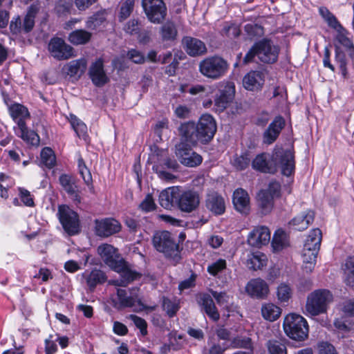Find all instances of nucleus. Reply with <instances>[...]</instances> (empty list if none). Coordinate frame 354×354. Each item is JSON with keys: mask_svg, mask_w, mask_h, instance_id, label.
I'll use <instances>...</instances> for the list:
<instances>
[{"mask_svg": "<svg viewBox=\"0 0 354 354\" xmlns=\"http://www.w3.org/2000/svg\"><path fill=\"white\" fill-rule=\"evenodd\" d=\"M277 295L280 301L286 302L291 297L292 290L288 285L281 283L277 288Z\"/></svg>", "mask_w": 354, "mask_h": 354, "instance_id": "bf43d9fd", "label": "nucleus"}, {"mask_svg": "<svg viewBox=\"0 0 354 354\" xmlns=\"http://www.w3.org/2000/svg\"><path fill=\"white\" fill-rule=\"evenodd\" d=\"M203 308L207 315L214 322H216L220 318V315L218 310L212 299L209 300H204Z\"/></svg>", "mask_w": 354, "mask_h": 354, "instance_id": "864d4df0", "label": "nucleus"}, {"mask_svg": "<svg viewBox=\"0 0 354 354\" xmlns=\"http://www.w3.org/2000/svg\"><path fill=\"white\" fill-rule=\"evenodd\" d=\"M139 208L145 212H150L156 209V205L152 194H147L145 199L139 205Z\"/></svg>", "mask_w": 354, "mask_h": 354, "instance_id": "680f3d73", "label": "nucleus"}, {"mask_svg": "<svg viewBox=\"0 0 354 354\" xmlns=\"http://www.w3.org/2000/svg\"><path fill=\"white\" fill-rule=\"evenodd\" d=\"M122 230L121 223L113 217L96 218L94 220L95 234L100 238H108L119 233Z\"/></svg>", "mask_w": 354, "mask_h": 354, "instance_id": "1a4fd4ad", "label": "nucleus"}, {"mask_svg": "<svg viewBox=\"0 0 354 354\" xmlns=\"http://www.w3.org/2000/svg\"><path fill=\"white\" fill-rule=\"evenodd\" d=\"M246 293L253 299H264L270 292L267 282L261 278L250 279L245 286Z\"/></svg>", "mask_w": 354, "mask_h": 354, "instance_id": "dca6fc26", "label": "nucleus"}, {"mask_svg": "<svg viewBox=\"0 0 354 354\" xmlns=\"http://www.w3.org/2000/svg\"><path fill=\"white\" fill-rule=\"evenodd\" d=\"M319 354H338L335 346L328 342H321L318 344Z\"/></svg>", "mask_w": 354, "mask_h": 354, "instance_id": "338daca9", "label": "nucleus"}, {"mask_svg": "<svg viewBox=\"0 0 354 354\" xmlns=\"http://www.w3.org/2000/svg\"><path fill=\"white\" fill-rule=\"evenodd\" d=\"M244 32L250 41H254V44H268L270 40L263 39L261 41H258L264 35L263 28L257 24H248L244 26Z\"/></svg>", "mask_w": 354, "mask_h": 354, "instance_id": "a878e982", "label": "nucleus"}, {"mask_svg": "<svg viewBox=\"0 0 354 354\" xmlns=\"http://www.w3.org/2000/svg\"><path fill=\"white\" fill-rule=\"evenodd\" d=\"M58 218L64 230L70 236L78 234L80 231L79 214L68 205L58 207Z\"/></svg>", "mask_w": 354, "mask_h": 354, "instance_id": "6e6552de", "label": "nucleus"}, {"mask_svg": "<svg viewBox=\"0 0 354 354\" xmlns=\"http://www.w3.org/2000/svg\"><path fill=\"white\" fill-rule=\"evenodd\" d=\"M263 192L267 193L273 199L280 198L281 196V186L277 180H272L269 183L266 189H261Z\"/></svg>", "mask_w": 354, "mask_h": 354, "instance_id": "4d7b16f0", "label": "nucleus"}, {"mask_svg": "<svg viewBox=\"0 0 354 354\" xmlns=\"http://www.w3.org/2000/svg\"><path fill=\"white\" fill-rule=\"evenodd\" d=\"M8 111L13 120L17 121L18 128H19L21 121L26 122V120L30 118L28 108L17 102L12 104L8 108Z\"/></svg>", "mask_w": 354, "mask_h": 354, "instance_id": "c756f323", "label": "nucleus"}, {"mask_svg": "<svg viewBox=\"0 0 354 354\" xmlns=\"http://www.w3.org/2000/svg\"><path fill=\"white\" fill-rule=\"evenodd\" d=\"M322 239V233L320 229L315 228L310 230V234L305 241V247H312L320 249Z\"/></svg>", "mask_w": 354, "mask_h": 354, "instance_id": "79ce46f5", "label": "nucleus"}, {"mask_svg": "<svg viewBox=\"0 0 354 354\" xmlns=\"http://www.w3.org/2000/svg\"><path fill=\"white\" fill-rule=\"evenodd\" d=\"M232 204L234 209L242 215H248L250 212V198L246 190L236 189L232 194Z\"/></svg>", "mask_w": 354, "mask_h": 354, "instance_id": "aec40b11", "label": "nucleus"}, {"mask_svg": "<svg viewBox=\"0 0 354 354\" xmlns=\"http://www.w3.org/2000/svg\"><path fill=\"white\" fill-rule=\"evenodd\" d=\"M227 270V262L224 259H218L216 261L208 265L207 272L212 277H217L219 274Z\"/></svg>", "mask_w": 354, "mask_h": 354, "instance_id": "3c124183", "label": "nucleus"}, {"mask_svg": "<svg viewBox=\"0 0 354 354\" xmlns=\"http://www.w3.org/2000/svg\"><path fill=\"white\" fill-rule=\"evenodd\" d=\"M251 162L250 151L245 150L240 155L235 154L233 156L232 165L236 170L242 171L248 168Z\"/></svg>", "mask_w": 354, "mask_h": 354, "instance_id": "473e14b6", "label": "nucleus"}, {"mask_svg": "<svg viewBox=\"0 0 354 354\" xmlns=\"http://www.w3.org/2000/svg\"><path fill=\"white\" fill-rule=\"evenodd\" d=\"M257 200L261 214L266 215L271 212L274 205V199L272 196L260 190L257 194Z\"/></svg>", "mask_w": 354, "mask_h": 354, "instance_id": "72a5a7b5", "label": "nucleus"}, {"mask_svg": "<svg viewBox=\"0 0 354 354\" xmlns=\"http://www.w3.org/2000/svg\"><path fill=\"white\" fill-rule=\"evenodd\" d=\"M199 205V195L196 192L192 190H178L176 207L183 212L190 213L194 211Z\"/></svg>", "mask_w": 354, "mask_h": 354, "instance_id": "ddd939ff", "label": "nucleus"}, {"mask_svg": "<svg viewBox=\"0 0 354 354\" xmlns=\"http://www.w3.org/2000/svg\"><path fill=\"white\" fill-rule=\"evenodd\" d=\"M272 162L277 163V167L280 166L281 174L290 177L295 173V150L291 149H283L274 148L272 153Z\"/></svg>", "mask_w": 354, "mask_h": 354, "instance_id": "0eeeda50", "label": "nucleus"}, {"mask_svg": "<svg viewBox=\"0 0 354 354\" xmlns=\"http://www.w3.org/2000/svg\"><path fill=\"white\" fill-rule=\"evenodd\" d=\"M59 183L68 196L77 205L81 203L80 191L76 184V179L72 175L62 174L59 176Z\"/></svg>", "mask_w": 354, "mask_h": 354, "instance_id": "f3484780", "label": "nucleus"}, {"mask_svg": "<svg viewBox=\"0 0 354 354\" xmlns=\"http://www.w3.org/2000/svg\"><path fill=\"white\" fill-rule=\"evenodd\" d=\"M222 34L230 39L236 38L241 34L239 26L230 22L225 23L222 29Z\"/></svg>", "mask_w": 354, "mask_h": 354, "instance_id": "6e6d98bb", "label": "nucleus"}, {"mask_svg": "<svg viewBox=\"0 0 354 354\" xmlns=\"http://www.w3.org/2000/svg\"><path fill=\"white\" fill-rule=\"evenodd\" d=\"M86 68V60L84 58L70 62L67 65V74L71 77H80Z\"/></svg>", "mask_w": 354, "mask_h": 354, "instance_id": "e433bc0d", "label": "nucleus"}, {"mask_svg": "<svg viewBox=\"0 0 354 354\" xmlns=\"http://www.w3.org/2000/svg\"><path fill=\"white\" fill-rule=\"evenodd\" d=\"M206 207L216 216L223 215L226 209L224 198L216 192L208 194L206 199Z\"/></svg>", "mask_w": 354, "mask_h": 354, "instance_id": "5701e85b", "label": "nucleus"}, {"mask_svg": "<svg viewBox=\"0 0 354 354\" xmlns=\"http://www.w3.org/2000/svg\"><path fill=\"white\" fill-rule=\"evenodd\" d=\"M178 189L170 187L162 190L159 195V203L165 209H171L176 206Z\"/></svg>", "mask_w": 354, "mask_h": 354, "instance_id": "cd10ccee", "label": "nucleus"}, {"mask_svg": "<svg viewBox=\"0 0 354 354\" xmlns=\"http://www.w3.org/2000/svg\"><path fill=\"white\" fill-rule=\"evenodd\" d=\"M265 84V75L260 71H250L243 78V86L249 91H261Z\"/></svg>", "mask_w": 354, "mask_h": 354, "instance_id": "412c9836", "label": "nucleus"}, {"mask_svg": "<svg viewBox=\"0 0 354 354\" xmlns=\"http://www.w3.org/2000/svg\"><path fill=\"white\" fill-rule=\"evenodd\" d=\"M236 95V86L233 81L224 80L218 82L214 95V109L222 113L234 102Z\"/></svg>", "mask_w": 354, "mask_h": 354, "instance_id": "20e7f679", "label": "nucleus"}, {"mask_svg": "<svg viewBox=\"0 0 354 354\" xmlns=\"http://www.w3.org/2000/svg\"><path fill=\"white\" fill-rule=\"evenodd\" d=\"M50 55L57 60L68 59L76 55L73 46H48Z\"/></svg>", "mask_w": 354, "mask_h": 354, "instance_id": "2f4dec72", "label": "nucleus"}, {"mask_svg": "<svg viewBox=\"0 0 354 354\" xmlns=\"http://www.w3.org/2000/svg\"><path fill=\"white\" fill-rule=\"evenodd\" d=\"M271 245L274 252H280L289 245L287 236L283 230L275 231Z\"/></svg>", "mask_w": 354, "mask_h": 354, "instance_id": "f704fd0d", "label": "nucleus"}, {"mask_svg": "<svg viewBox=\"0 0 354 354\" xmlns=\"http://www.w3.org/2000/svg\"><path fill=\"white\" fill-rule=\"evenodd\" d=\"M40 157L41 163L48 169H53L56 165V156L50 147H44L41 151Z\"/></svg>", "mask_w": 354, "mask_h": 354, "instance_id": "ea45409f", "label": "nucleus"}, {"mask_svg": "<svg viewBox=\"0 0 354 354\" xmlns=\"http://www.w3.org/2000/svg\"><path fill=\"white\" fill-rule=\"evenodd\" d=\"M53 335H50L48 338L44 340L45 354H55L57 352V346L55 339H53Z\"/></svg>", "mask_w": 354, "mask_h": 354, "instance_id": "774afa93", "label": "nucleus"}, {"mask_svg": "<svg viewBox=\"0 0 354 354\" xmlns=\"http://www.w3.org/2000/svg\"><path fill=\"white\" fill-rule=\"evenodd\" d=\"M18 196L23 205L28 207H34L36 205L35 203V196L27 189L18 187Z\"/></svg>", "mask_w": 354, "mask_h": 354, "instance_id": "8fccbe9b", "label": "nucleus"}, {"mask_svg": "<svg viewBox=\"0 0 354 354\" xmlns=\"http://www.w3.org/2000/svg\"><path fill=\"white\" fill-rule=\"evenodd\" d=\"M281 308L273 304H266L261 308L263 317L271 322L277 319L281 315Z\"/></svg>", "mask_w": 354, "mask_h": 354, "instance_id": "58836bf2", "label": "nucleus"}, {"mask_svg": "<svg viewBox=\"0 0 354 354\" xmlns=\"http://www.w3.org/2000/svg\"><path fill=\"white\" fill-rule=\"evenodd\" d=\"M117 296L119 300L120 306L122 308L132 307L135 304V299L131 296L127 295V292L124 289H118Z\"/></svg>", "mask_w": 354, "mask_h": 354, "instance_id": "5fc2aeb1", "label": "nucleus"}, {"mask_svg": "<svg viewBox=\"0 0 354 354\" xmlns=\"http://www.w3.org/2000/svg\"><path fill=\"white\" fill-rule=\"evenodd\" d=\"M266 152L256 155L251 162L252 168L262 174H274L277 171V163L272 162V156Z\"/></svg>", "mask_w": 354, "mask_h": 354, "instance_id": "2eb2a0df", "label": "nucleus"}, {"mask_svg": "<svg viewBox=\"0 0 354 354\" xmlns=\"http://www.w3.org/2000/svg\"><path fill=\"white\" fill-rule=\"evenodd\" d=\"M88 75L93 84L96 87H102L110 81L104 68V59L102 57L97 58L95 62L91 63Z\"/></svg>", "mask_w": 354, "mask_h": 354, "instance_id": "f8f14e48", "label": "nucleus"}, {"mask_svg": "<svg viewBox=\"0 0 354 354\" xmlns=\"http://www.w3.org/2000/svg\"><path fill=\"white\" fill-rule=\"evenodd\" d=\"M19 132L17 133V136L21 138L28 145L34 147H38L40 143V138L37 132L32 130H29L26 122L22 121L19 123Z\"/></svg>", "mask_w": 354, "mask_h": 354, "instance_id": "c85d7f7f", "label": "nucleus"}, {"mask_svg": "<svg viewBox=\"0 0 354 354\" xmlns=\"http://www.w3.org/2000/svg\"><path fill=\"white\" fill-rule=\"evenodd\" d=\"M160 35L165 41H174L177 36V30L174 23L167 21L160 29Z\"/></svg>", "mask_w": 354, "mask_h": 354, "instance_id": "09e8293b", "label": "nucleus"}, {"mask_svg": "<svg viewBox=\"0 0 354 354\" xmlns=\"http://www.w3.org/2000/svg\"><path fill=\"white\" fill-rule=\"evenodd\" d=\"M72 8V0H58L55 6V11L59 15L70 13Z\"/></svg>", "mask_w": 354, "mask_h": 354, "instance_id": "e2e57ef3", "label": "nucleus"}, {"mask_svg": "<svg viewBox=\"0 0 354 354\" xmlns=\"http://www.w3.org/2000/svg\"><path fill=\"white\" fill-rule=\"evenodd\" d=\"M86 285L91 291H93L97 286L104 284L107 280L106 273L100 269L93 268L90 272L85 271L82 274Z\"/></svg>", "mask_w": 354, "mask_h": 354, "instance_id": "b1692460", "label": "nucleus"}, {"mask_svg": "<svg viewBox=\"0 0 354 354\" xmlns=\"http://www.w3.org/2000/svg\"><path fill=\"white\" fill-rule=\"evenodd\" d=\"M152 169L160 178L167 181H171L176 178L174 174L165 171V167L161 165V163H155L152 167Z\"/></svg>", "mask_w": 354, "mask_h": 354, "instance_id": "0e129e2a", "label": "nucleus"}, {"mask_svg": "<svg viewBox=\"0 0 354 354\" xmlns=\"http://www.w3.org/2000/svg\"><path fill=\"white\" fill-rule=\"evenodd\" d=\"M142 6L148 19L160 24L167 15V8L162 0H142Z\"/></svg>", "mask_w": 354, "mask_h": 354, "instance_id": "9d476101", "label": "nucleus"}, {"mask_svg": "<svg viewBox=\"0 0 354 354\" xmlns=\"http://www.w3.org/2000/svg\"><path fill=\"white\" fill-rule=\"evenodd\" d=\"M319 12L328 26L332 28H340V24L335 16L326 7H320Z\"/></svg>", "mask_w": 354, "mask_h": 354, "instance_id": "603ef678", "label": "nucleus"}, {"mask_svg": "<svg viewBox=\"0 0 354 354\" xmlns=\"http://www.w3.org/2000/svg\"><path fill=\"white\" fill-rule=\"evenodd\" d=\"M69 122L72 129L74 130L78 138L86 140V138L88 137L87 132V126L75 115H70Z\"/></svg>", "mask_w": 354, "mask_h": 354, "instance_id": "c9c22d12", "label": "nucleus"}, {"mask_svg": "<svg viewBox=\"0 0 354 354\" xmlns=\"http://www.w3.org/2000/svg\"><path fill=\"white\" fill-rule=\"evenodd\" d=\"M279 50V46H259V59L264 63H274L277 60Z\"/></svg>", "mask_w": 354, "mask_h": 354, "instance_id": "7c9ffc66", "label": "nucleus"}, {"mask_svg": "<svg viewBox=\"0 0 354 354\" xmlns=\"http://www.w3.org/2000/svg\"><path fill=\"white\" fill-rule=\"evenodd\" d=\"M270 240V231L266 226L254 227L248 236V243L252 247L260 248L268 244Z\"/></svg>", "mask_w": 354, "mask_h": 354, "instance_id": "6ab92c4d", "label": "nucleus"}, {"mask_svg": "<svg viewBox=\"0 0 354 354\" xmlns=\"http://www.w3.org/2000/svg\"><path fill=\"white\" fill-rule=\"evenodd\" d=\"M266 262L267 259L264 254H252L247 261V266L250 270H261L266 266Z\"/></svg>", "mask_w": 354, "mask_h": 354, "instance_id": "c03bdc74", "label": "nucleus"}, {"mask_svg": "<svg viewBox=\"0 0 354 354\" xmlns=\"http://www.w3.org/2000/svg\"><path fill=\"white\" fill-rule=\"evenodd\" d=\"M198 124L199 121L197 124L189 121L182 124L179 128L185 142L176 146V154L179 161L187 167H195L199 165V154L192 149V147L197 145L199 140Z\"/></svg>", "mask_w": 354, "mask_h": 354, "instance_id": "f257e3e1", "label": "nucleus"}, {"mask_svg": "<svg viewBox=\"0 0 354 354\" xmlns=\"http://www.w3.org/2000/svg\"><path fill=\"white\" fill-rule=\"evenodd\" d=\"M283 328L286 335L292 340L302 342L308 337V322L300 315L295 313L287 315L283 320Z\"/></svg>", "mask_w": 354, "mask_h": 354, "instance_id": "7ed1b4c3", "label": "nucleus"}, {"mask_svg": "<svg viewBox=\"0 0 354 354\" xmlns=\"http://www.w3.org/2000/svg\"><path fill=\"white\" fill-rule=\"evenodd\" d=\"M98 254L104 263L112 270L117 269L122 264V257L118 248L109 243H102L97 247Z\"/></svg>", "mask_w": 354, "mask_h": 354, "instance_id": "9b49d317", "label": "nucleus"}, {"mask_svg": "<svg viewBox=\"0 0 354 354\" xmlns=\"http://www.w3.org/2000/svg\"><path fill=\"white\" fill-rule=\"evenodd\" d=\"M335 61L339 64L340 73L344 79H347L348 76L347 69V62L346 58V53L341 49V46H335Z\"/></svg>", "mask_w": 354, "mask_h": 354, "instance_id": "4c0bfd02", "label": "nucleus"}, {"mask_svg": "<svg viewBox=\"0 0 354 354\" xmlns=\"http://www.w3.org/2000/svg\"><path fill=\"white\" fill-rule=\"evenodd\" d=\"M333 300V295L326 289H319L312 292L307 297L306 310L313 316L327 311L328 304Z\"/></svg>", "mask_w": 354, "mask_h": 354, "instance_id": "39448f33", "label": "nucleus"}, {"mask_svg": "<svg viewBox=\"0 0 354 354\" xmlns=\"http://www.w3.org/2000/svg\"><path fill=\"white\" fill-rule=\"evenodd\" d=\"M315 216V213L313 210L307 209L292 218L288 225L295 230H306L313 223Z\"/></svg>", "mask_w": 354, "mask_h": 354, "instance_id": "4be33fe9", "label": "nucleus"}, {"mask_svg": "<svg viewBox=\"0 0 354 354\" xmlns=\"http://www.w3.org/2000/svg\"><path fill=\"white\" fill-rule=\"evenodd\" d=\"M152 243L154 248L158 252L162 253L165 258L176 261L180 259V245L176 243L171 233L169 231L156 232L153 236Z\"/></svg>", "mask_w": 354, "mask_h": 354, "instance_id": "f03ea898", "label": "nucleus"}, {"mask_svg": "<svg viewBox=\"0 0 354 354\" xmlns=\"http://www.w3.org/2000/svg\"><path fill=\"white\" fill-rule=\"evenodd\" d=\"M77 169L80 175L84 180V183L88 187H93L91 173L90 169L87 167L85 161L82 156L77 159Z\"/></svg>", "mask_w": 354, "mask_h": 354, "instance_id": "a19ab883", "label": "nucleus"}, {"mask_svg": "<svg viewBox=\"0 0 354 354\" xmlns=\"http://www.w3.org/2000/svg\"><path fill=\"white\" fill-rule=\"evenodd\" d=\"M130 319L133 321L136 327L140 330V333L142 337L148 334L147 323L145 319L136 315H131Z\"/></svg>", "mask_w": 354, "mask_h": 354, "instance_id": "052dcab7", "label": "nucleus"}, {"mask_svg": "<svg viewBox=\"0 0 354 354\" xmlns=\"http://www.w3.org/2000/svg\"><path fill=\"white\" fill-rule=\"evenodd\" d=\"M266 346L269 354H288L286 346L281 340L269 339Z\"/></svg>", "mask_w": 354, "mask_h": 354, "instance_id": "a18cd8bd", "label": "nucleus"}, {"mask_svg": "<svg viewBox=\"0 0 354 354\" xmlns=\"http://www.w3.org/2000/svg\"><path fill=\"white\" fill-rule=\"evenodd\" d=\"M228 68L227 62L220 56H212L201 62V73L212 80L224 76Z\"/></svg>", "mask_w": 354, "mask_h": 354, "instance_id": "423d86ee", "label": "nucleus"}, {"mask_svg": "<svg viewBox=\"0 0 354 354\" xmlns=\"http://www.w3.org/2000/svg\"><path fill=\"white\" fill-rule=\"evenodd\" d=\"M319 251V249L305 247V245H304L302 251L303 270L307 273H310L313 270Z\"/></svg>", "mask_w": 354, "mask_h": 354, "instance_id": "bb28decb", "label": "nucleus"}, {"mask_svg": "<svg viewBox=\"0 0 354 354\" xmlns=\"http://www.w3.org/2000/svg\"><path fill=\"white\" fill-rule=\"evenodd\" d=\"M91 33L84 30H77L71 32L68 39L73 44H85L91 38Z\"/></svg>", "mask_w": 354, "mask_h": 354, "instance_id": "49530a36", "label": "nucleus"}, {"mask_svg": "<svg viewBox=\"0 0 354 354\" xmlns=\"http://www.w3.org/2000/svg\"><path fill=\"white\" fill-rule=\"evenodd\" d=\"M217 129L216 120L210 114L201 115V143L207 144L214 138Z\"/></svg>", "mask_w": 354, "mask_h": 354, "instance_id": "a211bd4d", "label": "nucleus"}, {"mask_svg": "<svg viewBox=\"0 0 354 354\" xmlns=\"http://www.w3.org/2000/svg\"><path fill=\"white\" fill-rule=\"evenodd\" d=\"M38 11L39 8L35 5H32L28 8L27 14L26 15L23 21V29L25 32H28L33 28L35 25V18Z\"/></svg>", "mask_w": 354, "mask_h": 354, "instance_id": "37998d69", "label": "nucleus"}, {"mask_svg": "<svg viewBox=\"0 0 354 354\" xmlns=\"http://www.w3.org/2000/svg\"><path fill=\"white\" fill-rule=\"evenodd\" d=\"M134 7V0H126L121 6L120 18L121 20L127 19L132 12Z\"/></svg>", "mask_w": 354, "mask_h": 354, "instance_id": "69168bd1", "label": "nucleus"}, {"mask_svg": "<svg viewBox=\"0 0 354 354\" xmlns=\"http://www.w3.org/2000/svg\"><path fill=\"white\" fill-rule=\"evenodd\" d=\"M162 306L169 318H172L176 316L180 308V306L178 304L172 301L171 299L167 297H164L163 299Z\"/></svg>", "mask_w": 354, "mask_h": 354, "instance_id": "13d9d810", "label": "nucleus"}, {"mask_svg": "<svg viewBox=\"0 0 354 354\" xmlns=\"http://www.w3.org/2000/svg\"><path fill=\"white\" fill-rule=\"evenodd\" d=\"M285 126L286 120L283 117L280 115L276 116L262 134L263 143L266 145L273 144L278 139Z\"/></svg>", "mask_w": 354, "mask_h": 354, "instance_id": "4468645a", "label": "nucleus"}, {"mask_svg": "<svg viewBox=\"0 0 354 354\" xmlns=\"http://www.w3.org/2000/svg\"><path fill=\"white\" fill-rule=\"evenodd\" d=\"M122 264H120L119 268L114 269L113 271L120 274L122 279L119 286H127L131 282L140 278L141 274L129 268L124 259H122Z\"/></svg>", "mask_w": 354, "mask_h": 354, "instance_id": "393cba45", "label": "nucleus"}, {"mask_svg": "<svg viewBox=\"0 0 354 354\" xmlns=\"http://www.w3.org/2000/svg\"><path fill=\"white\" fill-rule=\"evenodd\" d=\"M106 20L105 10L97 12L91 16L87 21L86 26L90 29H96L104 24Z\"/></svg>", "mask_w": 354, "mask_h": 354, "instance_id": "de8ad7c7", "label": "nucleus"}]
</instances>
